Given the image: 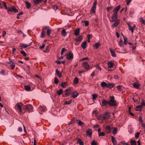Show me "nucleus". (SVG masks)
Masks as SVG:
<instances>
[{"mask_svg":"<svg viewBox=\"0 0 145 145\" xmlns=\"http://www.w3.org/2000/svg\"><path fill=\"white\" fill-rule=\"evenodd\" d=\"M6 32L5 31H3L2 35V37H4L6 35Z\"/></svg>","mask_w":145,"mask_h":145,"instance_id":"59","label":"nucleus"},{"mask_svg":"<svg viewBox=\"0 0 145 145\" xmlns=\"http://www.w3.org/2000/svg\"><path fill=\"white\" fill-rule=\"evenodd\" d=\"M71 102H72V101L71 100H70L69 101H67L66 102H65V103H64V105H70V104L71 103Z\"/></svg>","mask_w":145,"mask_h":145,"instance_id":"43","label":"nucleus"},{"mask_svg":"<svg viewBox=\"0 0 145 145\" xmlns=\"http://www.w3.org/2000/svg\"><path fill=\"white\" fill-rule=\"evenodd\" d=\"M110 117V114L107 112L104 114H102L100 115L98 118V119L99 120H108Z\"/></svg>","mask_w":145,"mask_h":145,"instance_id":"1","label":"nucleus"},{"mask_svg":"<svg viewBox=\"0 0 145 145\" xmlns=\"http://www.w3.org/2000/svg\"><path fill=\"white\" fill-rule=\"evenodd\" d=\"M139 20L140 22H142L144 24H145V20H144L142 18H140Z\"/></svg>","mask_w":145,"mask_h":145,"instance_id":"41","label":"nucleus"},{"mask_svg":"<svg viewBox=\"0 0 145 145\" xmlns=\"http://www.w3.org/2000/svg\"><path fill=\"white\" fill-rule=\"evenodd\" d=\"M54 82L55 84H57L59 82V80L57 78H55L54 79Z\"/></svg>","mask_w":145,"mask_h":145,"instance_id":"52","label":"nucleus"},{"mask_svg":"<svg viewBox=\"0 0 145 145\" xmlns=\"http://www.w3.org/2000/svg\"><path fill=\"white\" fill-rule=\"evenodd\" d=\"M43 0H34L33 1L34 3L36 5H38L39 3L42 1Z\"/></svg>","mask_w":145,"mask_h":145,"instance_id":"38","label":"nucleus"},{"mask_svg":"<svg viewBox=\"0 0 145 145\" xmlns=\"http://www.w3.org/2000/svg\"><path fill=\"white\" fill-rule=\"evenodd\" d=\"M24 88L27 91H29L31 89V87L29 85H25L24 86Z\"/></svg>","mask_w":145,"mask_h":145,"instance_id":"33","label":"nucleus"},{"mask_svg":"<svg viewBox=\"0 0 145 145\" xmlns=\"http://www.w3.org/2000/svg\"><path fill=\"white\" fill-rule=\"evenodd\" d=\"M95 66L96 68L97 69H98L100 71L101 70V68L99 67V65L98 64H97L96 65H95Z\"/></svg>","mask_w":145,"mask_h":145,"instance_id":"53","label":"nucleus"},{"mask_svg":"<svg viewBox=\"0 0 145 145\" xmlns=\"http://www.w3.org/2000/svg\"><path fill=\"white\" fill-rule=\"evenodd\" d=\"M56 73L57 75L59 77L61 78L62 77L61 73L57 69H56Z\"/></svg>","mask_w":145,"mask_h":145,"instance_id":"26","label":"nucleus"},{"mask_svg":"<svg viewBox=\"0 0 145 145\" xmlns=\"http://www.w3.org/2000/svg\"><path fill=\"white\" fill-rule=\"evenodd\" d=\"M82 39V36H80L77 37L75 40L77 42H80L81 41Z\"/></svg>","mask_w":145,"mask_h":145,"instance_id":"18","label":"nucleus"},{"mask_svg":"<svg viewBox=\"0 0 145 145\" xmlns=\"http://www.w3.org/2000/svg\"><path fill=\"white\" fill-rule=\"evenodd\" d=\"M24 109L28 112H31L33 111V108L31 105L28 104L25 105Z\"/></svg>","mask_w":145,"mask_h":145,"instance_id":"3","label":"nucleus"},{"mask_svg":"<svg viewBox=\"0 0 145 145\" xmlns=\"http://www.w3.org/2000/svg\"><path fill=\"white\" fill-rule=\"evenodd\" d=\"M78 82V80L77 77H76L75 78L74 80V84H77Z\"/></svg>","mask_w":145,"mask_h":145,"instance_id":"40","label":"nucleus"},{"mask_svg":"<svg viewBox=\"0 0 145 145\" xmlns=\"http://www.w3.org/2000/svg\"><path fill=\"white\" fill-rule=\"evenodd\" d=\"M97 4V1H95L93 3V6L91 8L90 11L92 13H94L95 12L96 10V6Z\"/></svg>","mask_w":145,"mask_h":145,"instance_id":"9","label":"nucleus"},{"mask_svg":"<svg viewBox=\"0 0 145 145\" xmlns=\"http://www.w3.org/2000/svg\"><path fill=\"white\" fill-rule=\"evenodd\" d=\"M109 50L110 51V52L111 53V55L113 57H116V54L115 53L114 51L113 50L112 48H110L109 49Z\"/></svg>","mask_w":145,"mask_h":145,"instance_id":"17","label":"nucleus"},{"mask_svg":"<svg viewBox=\"0 0 145 145\" xmlns=\"http://www.w3.org/2000/svg\"><path fill=\"white\" fill-rule=\"evenodd\" d=\"M127 24L128 26L129 29V30L132 31L133 30L131 29V25H130L129 23H127Z\"/></svg>","mask_w":145,"mask_h":145,"instance_id":"61","label":"nucleus"},{"mask_svg":"<svg viewBox=\"0 0 145 145\" xmlns=\"http://www.w3.org/2000/svg\"><path fill=\"white\" fill-rule=\"evenodd\" d=\"M120 7L121 5H119L114 9L113 10V12L114 13L117 14V12L120 9Z\"/></svg>","mask_w":145,"mask_h":145,"instance_id":"15","label":"nucleus"},{"mask_svg":"<svg viewBox=\"0 0 145 145\" xmlns=\"http://www.w3.org/2000/svg\"><path fill=\"white\" fill-rule=\"evenodd\" d=\"M61 86L63 88H65L66 86V82H63L61 84Z\"/></svg>","mask_w":145,"mask_h":145,"instance_id":"37","label":"nucleus"},{"mask_svg":"<svg viewBox=\"0 0 145 145\" xmlns=\"http://www.w3.org/2000/svg\"><path fill=\"white\" fill-rule=\"evenodd\" d=\"M115 22L112 25V27H116L119 24L120 21L119 20H118V21H114Z\"/></svg>","mask_w":145,"mask_h":145,"instance_id":"22","label":"nucleus"},{"mask_svg":"<svg viewBox=\"0 0 145 145\" xmlns=\"http://www.w3.org/2000/svg\"><path fill=\"white\" fill-rule=\"evenodd\" d=\"M142 108L141 107L140 105L137 106L135 108V110L136 111H141L142 110Z\"/></svg>","mask_w":145,"mask_h":145,"instance_id":"35","label":"nucleus"},{"mask_svg":"<svg viewBox=\"0 0 145 145\" xmlns=\"http://www.w3.org/2000/svg\"><path fill=\"white\" fill-rule=\"evenodd\" d=\"M8 11L10 12H14L15 13L18 12V9H16L14 7H8Z\"/></svg>","mask_w":145,"mask_h":145,"instance_id":"7","label":"nucleus"},{"mask_svg":"<svg viewBox=\"0 0 145 145\" xmlns=\"http://www.w3.org/2000/svg\"><path fill=\"white\" fill-rule=\"evenodd\" d=\"M79 93L76 91H73L71 94V97H72L73 99L75 98L79 95Z\"/></svg>","mask_w":145,"mask_h":145,"instance_id":"10","label":"nucleus"},{"mask_svg":"<svg viewBox=\"0 0 145 145\" xmlns=\"http://www.w3.org/2000/svg\"><path fill=\"white\" fill-rule=\"evenodd\" d=\"M108 101L107 102V101L105 99L102 100V105L103 106H105L107 105V104H108Z\"/></svg>","mask_w":145,"mask_h":145,"instance_id":"23","label":"nucleus"},{"mask_svg":"<svg viewBox=\"0 0 145 145\" xmlns=\"http://www.w3.org/2000/svg\"><path fill=\"white\" fill-rule=\"evenodd\" d=\"M66 58L68 60H71L73 59V55L72 53L69 52L66 54Z\"/></svg>","mask_w":145,"mask_h":145,"instance_id":"6","label":"nucleus"},{"mask_svg":"<svg viewBox=\"0 0 145 145\" xmlns=\"http://www.w3.org/2000/svg\"><path fill=\"white\" fill-rule=\"evenodd\" d=\"M20 53L21 54L23 55L24 56H26V54L24 51H21Z\"/></svg>","mask_w":145,"mask_h":145,"instance_id":"47","label":"nucleus"},{"mask_svg":"<svg viewBox=\"0 0 145 145\" xmlns=\"http://www.w3.org/2000/svg\"><path fill=\"white\" fill-rule=\"evenodd\" d=\"M91 145H97V142L95 140H93L91 143Z\"/></svg>","mask_w":145,"mask_h":145,"instance_id":"55","label":"nucleus"},{"mask_svg":"<svg viewBox=\"0 0 145 145\" xmlns=\"http://www.w3.org/2000/svg\"><path fill=\"white\" fill-rule=\"evenodd\" d=\"M112 128L109 125H106L105 127V132L107 134L111 133Z\"/></svg>","mask_w":145,"mask_h":145,"instance_id":"8","label":"nucleus"},{"mask_svg":"<svg viewBox=\"0 0 145 145\" xmlns=\"http://www.w3.org/2000/svg\"><path fill=\"white\" fill-rule=\"evenodd\" d=\"M87 135L89 137H91V136L92 131L91 129H89L86 131Z\"/></svg>","mask_w":145,"mask_h":145,"instance_id":"12","label":"nucleus"},{"mask_svg":"<svg viewBox=\"0 0 145 145\" xmlns=\"http://www.w3.org/2000/svg\"><path fill=\"white\" fill-rule=\"evenodd\" d=\"M101 85L103 88H107V84L105 82H103L101 83Z\"/></svg>","mask_w":145,"mask_h":145,"instance_id":"24","label":"nucleus"},{"mask_svg":"<svg viewBox=\"0 0 145 145\" xmlns=\"http://www.w3.org/2000/svg\"><path fill=\"white\" fill-rule=\"evenodd\" d=\"M92 113L93 114H95V116L97 117V116L98 114L97 110H93V112Z\"/></svg>","mask_w":145,"mask_h":145,"instance_id":"44","label":"nucleus"},{"mask_svg":"<svg viewBox=\"0 0 145 145\" xmlns=\"http://www.w3.org/2000/svg\"><path fill=\"white\" fill-rule=\"evenodd\" d=\"M78 124L80 125H82L84 124V123H83L82 121L79 120H78Z\"/></svg>","mask_w":145,"mask_h":145,"instance_id":"49","label":"nucleus"},{"mask_svg":"<svg viewBox=\"0 0 145 145\" xmlns=\"http://www.w3.org/2000/svg\"><path fill=\"white\" fill-rule=\"evenodd\" d=\"M31 43H30L29 44H23L20 46L21 48H25L27 47L31 46Z\"/></svg>","mask_w":145,"mask_h":145,"instance_id":"27","label":"nucleus"},{"mask_svg":"<svg viewBox=\"0 0 145 145\" xmlns=\"http://www.w3.org/2000/svg\"><path fill=\"white\" fill-rule=\"evenodd\" d=\"M124 44H125V45L127 44V38H124Z\"/></svg>","mask_w":145,"mask_h":145,"instance_id":"63","label":"nucleus"},{"mask_svg":"<svg viewBox=\"0 0 145 145\" xmlns=\"http://www.w3.org/2000/svg\"><path fill=\"white\" fill-rule=\"evenodd\" d=\"M83 67L86 70H89V66L87 62H84L83 63Z\"/></svg>","mask_w":145,"mask_h":145,"instance_id":"13","label":"nucleus"},{"mask_svg":"<svg viewBox=\"0 0 145 145\" xmlns=\"http://www.w3.org/2000/svg\"><path fill=\"white\" fill-rule=\"evenodd\" d=\"M77 143L79 144L80 145H84L83 142L80 138H77Z\"/></svg>","mask_w":145,"mask_h":145,"instance_id":"28","label":"nucleus"},{"mask_svg":"<svg viewBox=\"0 0 145 145\" xmlns=\"http://www.w3.org/2000/svg\"><path fill=\"white\" fill-rule=\"evenodd\" d=\"M65 95L66 96H69L71 94L72 91L71 89L69 88L65 90Z\"/></svg>","mask_w":145,"mask_h":145,"instance_id":"14","label":"nucleus"},{"mask_svg":"<svg viewBox=\"0 0 145 145\" xmlns=\"http://www.w3.org/2000/svg\"><path fill=\"white\" fill-rule=\"evenodd\" d=\"M93 99V100L95 99L97 97V94H93L92 95Z\"/></svg>","mask_w":145,"mask_h":145,"instance_id":"57","label":"nucleus"},{"mask_svg":"<svg viewBox=\"0 0 145 145\" xmlns=\"http://www.w3.org/2000/svg\"><path fill=\"white\" fill-rule=\"evenodd\" d=\"M80 29L78 28L74 31V34L76 36H78L79 34Z\"/></svg>","mask_w":145,"mask_h":145,"instance_id":"20","label":"nucleus"},{"mask_svg":"<svg viewBox=\"0 0 145 145\" xmlns=\"http://www.w3.org/2000/svg\"><path fill=\"white\" fill-rule=\"evenodd\" d=\"M11 69L12 70H13L14 69V68H15V65L14 64V63H12V65H11Z\"/></svg>","mask_w":145,"mask_h":145,"instance_id":"54","label":"nucleus"},{"mask_svg":"<svg viewBox=\"0 0 145 145\" xmlns=\"http://www.w3.org/2000/svg\"><path fill=\"white\" fill-rule=\"evenodd\" d=\"M129 131L131 133L132 132V130L131 128V126L129 127Z\"/></svg>","mask_w":145,"mask_h":145,"instance_id":"64","label":"nucleus"},{"mask_svg":"<svg viewBox=\"0 0 145 145\" xmlns=\"http://www.w3.org/2000/svg\"><path fill=\"white\" fill-rule=\"evenodd\" d=\"M140 134V133L138 132L135 133V138H138Z\"/></svg>","mask_w":145,"mask_h":145,"instance_id":"51","label":"nucleus"},{"mask_svg":"<svg viewBox=\"0 0 145 145\" xmlns=\"http://www.w3.org/2000/svg\"><path fill=\"white\" fill-rule=\"evenodd\" d=\"M63 91L62 89H60L59 90L57 91V94L59 95H60L63 93Z\"/></svg>","mask_w":145,"mask_h":145,"instance_id":"39","label":"nucleus"},{"mask_svg":"<svg viewBox=\"0 0 145 145\" xmlns=\"http://www.w3.org/2000/svg\"><path fill=\"white\" fill-rule=\"evenodd\" d=\"M62 34L63 36H65V35H66V32L65 31V29H63L62 30Z\"/></svg>","mask_w":145,"mask_h":145,"instance_id":"46","label":"nucleus"},{"mask_svg":"<svg viewBox=\"0 0 145 145\" xmlns=\"http://www.w3.org/2000/svg\"><path fill=\"white\" fill-rule=\"evenodd\" d=\"M130 143L131 145H136V142L135 140L131 139L130 140Z\"/></svg>","mask_w":145,"mask_h":145,"instance_id":"36","label":"nucleus"},{"mask_svg":"<svg viewBox=\"0 0 145 145\" xmlns=\"http://www.w3.org/2000/svg\"><path fill=\"white\" fill-rule=\"evenodd\" d=\"M3 3L5 7V8L7 10L8 9V8L7 6L6 3L5 2H3Z\"/></svg>","mask_w":145,"mask_h":145,"instance_id":"58","label":"nucleus"},{"mask_svg":"<svg viewBox=\"0 0 145 145\" xmlns=\"http://www.w3.org/2000/svg\"><path fill=\"white\" fill-rule=\"evenodd\" d=\"M48 29L47 26H45L42 28V32L40 37L42 38H44L45 37L46 34L45 30V29Z\"/></svg>","mask_w":145,"mask_h":145,"instance_id":"5","label":"nucleus"},{"mask_svg":"<svg viewBox=\"0 0 145 145\" xmlns=\"http://www.w3.org/2000/svg\"><path fill=\"white\" fill-rule=\"evenodd\" d=\"M25 3L26 8L28 9H29L31 6V4L27 1H25Z\"/></svg>","mask_w":145,"mask_h":145,"instance_id":"34","label":"nucleus"},{"mask_svg":"<svg viewBox=\"0 0 145 145\" xmlns=\"http://www.w3.org/2000/svg\"><path fill=\"white\" fill-rule=\"evenodd\" d=\"M108 104L110 106H116L117 105L114 96H110L109 98Z\"/></svg>","mask_w":145,"mask_h":145,"instance_id":"2","label":"nucleus"},{"mask_svg":"<svg viewBox=\"0 0 145 145\" xmlns=\"http://www.w3.org/2000/svg\"><path fill=\"white\" fill-rule=\"evenodd\" d=\"M139 120L141 122V123H142L143 121L142 118L141 116H140L139 117Z\"/></svg>","mask_w":145,"mask_h":145,"instance_id":"60","label":"nucleus"},{"mask_svg":"<svg viewBox=\"0 0 145 145\" xmlns=\"http://www.w3.org/2000/svg\"><path fill=\"white\" fill-rule=\"evenodd\" d=\"M123 41L122 40H120L119 42V44L120 45L121 47H122L123 46V44H122Z\"/></svg>","mask_w":145,"mask_h":145,"instance_id":"48","label":"nucleus"},{"mask_svg":"<svg viewBox=\"0 0 145 145\" xmlns=\"http://www.w3.org/2000/svg\"><path fill=\"white\" fill-rule=\"evenodd\" d=\"M114 85V84L113 83L107 84V88H112Z\"/></svg>","mask_w":145,"mask_h":145,"instance_id":"32","label":"nucleus"},{"mask_svg":"<svg viewBox=\"0 0 145 145\" xmlns=\"http://www.w3.org/2000/svg\"><path fill=\"white\" fill-rule=\"evenodd\" d=\"M101 44L99 42H98L96 43L94 46V47L96 49H98L100 46Z\"/></svg>","mask_w":145,"mask_h":145,"instance_id":"30","label":"nucleus"},{"mask_svg":"<svg viewBox=\"0 0 145 145\" xmlns=\"http://www.w3.org/2000/svg\"><path fill=\"white\" fill-rule=\"evenodd\" d=\"M118 15L117 14L114 13L112 17V20L111 21L112 22H113L114 21H118V20H117Z\"/></svg>","mask_w":145,"mask_h":145,"instance_id":"11","label":"nucleus"},{"mask_svg":"<svg viewBox=\"0 0 145 145\" xmlns=\"http://www.w3.org/2000/svg\"><path fill=\"white\" fill-rule=\"evenodd\" d=\"M133 86L134 88L138 89L139 87V85L138 83L136 82L133 83Z\"/></svg>","mask_w":145,"mask_h":145,"instance_id":"31","label":"nucleus"},{"mask_svg":"<svg viewBox=\"0 0 145 145\" xmlns=\"http://www.w3.org/2000/svg\"><path fill=\"white\" fill-rule=\"evenodd\" d=\"M105 135V134L104 132H100L99 135V137L104 136Z\"/></svg>","mask_w":145,"mask_h":145,"instance_id":"42","label":"nucleus"},{"mask_svg":"<svg viewBox=\"0 0 145 145\" xmlns=\"http://www.w3.org/2000/svg\"><path fill=\"white\" fill-rule=\"evenodd\" d=\"M46 29H45V30ZM47 34L48 35L50 36L51 34V30L50 29H48V28L47 29Z\"/></svg>","mask_w":145,"mask_h":145,"instance_id":"45","label":"nucleus"},{"mask_svg":"<svg viewBox=\"0 0 145 145\" xmlns=\"http://www.w3.org/2000/svg\"><path fill=\"white\" fill-rule=\"evenodd\" d=\"M19 103H17L15 106V108L17 110L18 112L20 114H24V112H22V109L21 106L19 105Z\"/></svg>","mask_w":145,"mask_h":145,"instance_id":"4","label":"nucleus"},{"mask_svg":"<svg viewBox=\"0 0 145 145\" xmlns=\"http://www.w3.org/2000/svg\"><path fill=\"white\" fill-rule=\"evenodd\" d=\"M85 25L86 26H88L89 24V22L88 21L85 20L84 22Z\"/></svg>","mask_w":145,"mask_h":145,"instance_id":"50","label":"nucleus"},{"mask_svg":"<svg viewBox=\"0 0 145 145\" xmlns=\"http://www.w3.org/2000/svg\"><path fill=\"white\" fill-rule=\"evenodd\" d=\"M120 143L122 144L123 145H128V143L125 142L124 141H121V142H120Z\"/></svg>","mask_w":145,"mask_h":145,"instance_id":"56","label":"nucleus"},{"mask_svg":"<svg viewBox=\"0 0 145 145\" xmlns=\"http://www.w3.org/2000/svg\"><path fill=\"white\" fill-rule=\"evenodd\" d=\"M136 27V26L135 25H134L132 27H131V29L133 30L132 31H131L132 33H133L134 32V29Z\"/></svg>","mask_w":145,"mask_h":145,"instance_id":"62","label":"nucleus"},{"mask_svg":"<svg viewBox=\"0 0 145 145\" xmlns=\"http://www.w3.org/2000/svg\"><path fill=\"white\" fill-rule=\"evenodd\" d=\"M39 110L43 112H45L46 111V109L45 107L42 106H40L39 108Z\"/></svg>","mask_w":145,"mask_h":145,"instance_id":"16","label":"nucleus"},{"mask_svg":"<svg viewBox=\"0 0 145 145\" xmlns=\"http://www.w3.org/2000/svg\"><path fill=\"white\" fill-rule=\"evenodd\" d=\"M112 141L114 145H116L117 144V141L115 139V138L113 136L111 137Z\"/></svg>","mask_w":145,"mask_h":145,"instance_id":"21","label":"nucleus"},{"mask_svg":"<svg viewBox=\"0 0 145 145\" xmlns=\"http://www.w3.org/2000/svg\"><path fill=\"white\" fill-rule=\"evenodd\" d=\"M87 43L86 41L83 42L81 44V47L83 49H85L86 47Z\"/></svg>","mask_w":145,"mask_h":145,"instance_id":"29","label":"nucleus"},{"mask_svg":"<svg viewBox=\"0 0 145 145\" xmlns=\"http://www.w3.org/2000/svg\"><path fill=\"white\" fill-rule=\"evenodd\" d=\"M108 67V68H111L114 65V63L110 61L108 62L107 63Z\"/></svg>","mask_w":145,"mask_h":145,"instance_id":"19","label":"nucleus"},{"mask_svg":"<svg viewBox=\"0 0 145 145\" xmlns=\"http://www.w3.org/2000/svg\"><path fill=\"white\" fill-rule=\"evenodd\" d=\"M118 128L117 127H114L113 129V130L112 132V133L114 135H116L117 132Z\"/></svg>","mask_w":145,"mask_h":145,"instance_id":"25","label":"nucleus"}]
</instances>
